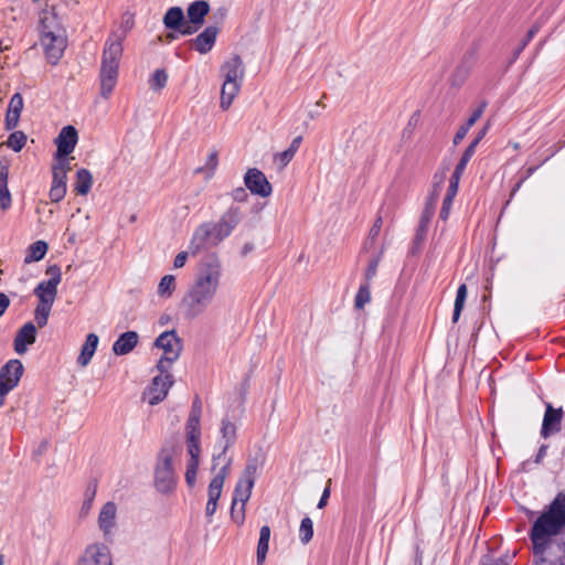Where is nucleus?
<instances>
[{
	"instance_id": "f257e3e1",
	"label": "nucleus",
	"mask_w": 565,
	"mask_h": 565,
	"mask_svg": "<svg viewBox=\"0 0 565 565\" xmlns=\"http://www.w3.org/2000/svg\"><path fill=\"white\" fill-rule=\"evenodd\" d=\"M221 277L222 265L217 258L210 257L202 262L193 284L182 299L188 318H198L212 305L221 285Z\"/></svg>"
},
{
	"instance_id": "f03ea898",
	"label": "nucleus",
	"mask_w": 565,
	"mask_h": 565,
	"mask_svg": "<svg viewBox=\"0 0 565 565\" xmlns=\"http://www.w3.org/2000/svg\"><path fill=\"white\" fill-rule=\"evenodd\" d=\"M565 529V494L558 493L547 509L534 521L530 539L535 554H542L551 539Z\"/></svg>"
},
{
	"instance_id": "7ed1b4c3",
	"label": "nucleus",
	"mask_w": 565,
	"mask_h": 565,
	"mask_svg": "<svg viewBox=\"0 0 565 565\" xmlns=\"http://www.w3.org/2000/svg\"><path fill=\"white\" fill-rule=\"evenodd\" d=\"M122 55V36L113 33L105 42L100 65V95L107 99L111 95L118 78L119 61Z\"/></svg>"
},
{
	"instance_id": "20e7f679",
	"label": "nucleus",
	"mask_w": 565,
	"mask_h": 565,
	"mask_svg": "<svg viewBox=\"0 0 565 565\" xmlns=\"http://www.w3.org/2000/svg\"><path fill=\"white\" fill-rule=\"evenodd\" d=\"M50 279L41 281L34 288V295L39 298V303L35 308L34 319L39 328L47 324V320L57 295V286L61 282L62 275L58 266H50L46 270Z\"/></svg>"
},
{
	"instance_id": "39448f33",
	"label": "nucleus",
	"mask_w": 565,
	"mask_h": 565,
	"mask_svg": "<svg viewBox=\"0 0 565 565\" xmlns=\"http://www.w3.org/2000/svg\"><path fill=\"white\" fill-rule=\"evenodd\" d=\"M156 347L163 351L157 369L160 373H167L170 365L175 362L182 351V342L174 330L162 332L154 342Z\"/></svg>"
},
{
	"instance_id": "423d86ee",
	"label": "nucleus",
	"mask_w": 565,
	"mask_h": 565,
	"mask_svg": "<svg viewBox=\"0 0 565 565\" xmlns=\"http://www.w3.org/2000/svg\"><path fill=\"white\" fill-rule=\"evenodd\" d=\"M224 239L221 234L218 235L215 223L205 222L194 231L189 249L192 255H196L201 250L217 246Z\"/></svg>"
},
{
	"instance_id": "0eeeda50",
	"label": "nucleus",
	"mask_w": 565,
	"mask_h": 565,
	"mask_svg": "<svg viewBox=\"0 0 565 565\" xmlns=\"http://www.w3.org/2000/svg\"><path fill=\"white\" fill-rule=\"evenodd\" d=\"M154 483L161 493H168L175 487V476L172 467V457L162 451L154 471Z\"/></svg>"
},
{
	"instance_id": "6e6552de",
	"label": "nucleus",
	"mask_w": 565,
	"mask_h": 565,
	"mask_svg": "<svg viewBox=\"0 0 565 565\" xmlns=\"http://www.w3.org/2000/svg\"><path fill=\"white\" fill-rule=\"evenodd\" d=\"M232 460L226 459L225 465H223L218 471L215 473L213 479L211 480L207 489L209 500L205 507V515L211 520L217 509V501L222 494L223 486L225 479L230 475Z\"/></svg>"
},
{
	"instance_id": "1a4fd4ad",
	"label": "nucleus",
	"mask_w": 565,
	"mask_h": 565,
	"mask_svg": "<svg viewBox=\"0 0 565 565\" xmlns=\"http://www.w3.org/2000/svg\"><path fill=\"white\" fill-rule=\"evenodd\" d=\"M257 471V465L255 461L247 462L242 477L239 478L233 493L232 502L234 505L243 504L246 505L248 502L252 490L255 483V476Z\"/></svg>"
},
{
	"instance_id": "9d476101",
	"label": "nucleus",
	"mask_w": 565,
	"mask_h": 565,
	"mask_svg": "<svg viewBox=\"0 0 565 565\" xmlns=\"http://www.w3.org/2000/svg\"><path fill=\"white\" fill-rule=\"evenodd\" d=\"M41 32V44L44 47L46 57L51 64H56L64 53L66 40L61 33L47 30L45 22H43Z\"/></svg>"
},
{
	"instance_id": "9b49d317",
	"label": "nucleus",
	"mask_w": 565,
	"mask_h": 565,
	"mask_svg": "<svg viewBox=\"0 0 565 565\" xmlns=\"http://www.w3.org/2000/svg\"><path fill=\"white\" fill-rule=\"evenodd\" d=\"M23 365L19 360H10L0 370V396L7 395L13 390L23 374Z\"/></svg>"
},
{
	"instance_id": "f8f14e48",
	"label": "nucleus",
	"mask_w": 565,
	"mask_h": 565,
	"mask_svg": "<svg viewBox=\"0 0 565 565\" xmlns=\"http://www.w3.org/2000/svg\"><path fill=\"white\" fill-rule=\"evenodd\" d=\"M77 565H114L108 546L103 543L88 545L79 557Z\"/></svg>"
},
{
	"instance_id": "ddd939ff",
	"label": "nucleus",
	"mask_w": 565,
	"mask_h": 565,
	"mask_svg": "<svg viewBox=\"0 0 565 565\" xmlns=\"http://www.w3.org/2000/svg\"><path fill=\"white\" fill-rule=\"evenodd\" d=\"M117 504L113 501L106 502L98 514L97 524L106 541H110L117 529Z\"/></svg>"
},
{
	"instance_id": "4468645a",
	"label": "nucleus",
	"mask_w": 565,
	"mask_h": 565,
	"mask_svg": "<svg viewBox=\"0 0 565 565\" xmlns=\"http://www.w3.org/2000/svg\"><path fill=\"white\" fill-rule=\"evenodd\" d=\"M173 385V376L169 373H161L153 377L150 386L148 387L146 394L149 397L150 405H157L162 402Z\"/></svg>"
},
{
	"instance_id": "2eb2a0df",
	"label": "nucleus",
	"mask_w": 565,
	"mask_h": 565,
	"mask_svg": "<svg viewBox=\"0 0 565 565\" xmlns=\"http://www.w3.org/2000/svg\"><path fill=\"white\" fill-rule=\"evenodd\" d=\"M246 188L256 195L267 198L271 194L273 188L266 175L258 169H248L244 177Z\"/></svg>"
},
{
	"instance_id": "dca6fc26",
	"label": "nucleus",
	"mask_w": 565,
	"mask_h": 565,
	"mask_svg": "<svg viewBox=\"0 0 565 565\" xmlns=\"http://www.w3.org/2000/svg\"><path fill=\"white\" fill-rule=\"evenodd\" d=\"M201 415L202 403L195 397L184 427L185 440L201 441Z\"/></svg>"
},
{
	"instance_id": "f3484780",
	"label": "nucleus",
	"mask_w": 565,
	"mask_h": 565,
	"mask_svg": "<svg viewBox=\"0 0 565 565\" xmlns=\"http://www.w3.org/2000/svg\"><path fill=\"white\" fill-rule=\"evenodd\" d=\"M563 418V409L554 408L552 404H546V409L543 417L541 436L544 438L558 433L561 430V424Z\"/></svg>"
},
{
	"instance_id": "a211bd4d",
	"label": "nucleus",
	"mask_w": 565,
	"mask_h": 565,
	"mask_svg": "<svg viewBox=\"0 0 565 565\" xmlns=\"http://www.w3.org/2000/svg\"><path fill=\"white\" fill-rule=\"evenodd\" d=\"M242 220L241 209L237 206L228 207L220 217L215 225L218 231V235L221 234L223 239L228 237L231 233L235 230V227L239 224Z\"/></svg>"
},
{
	"instance_id": "6ab92c4d",
	"label": "nucleus",
	"mask_w": 565,
	"mask_h": 565,
	"mask_svg": "<svg viewBox=\"0 0 565 565\" xmlns=\"http://www.w3.org/2000/svg\"><path fill=\"white\" fill-rule=\"evenodd\" d=\"M186 450L190 459L186 463L185 481L193 487L196 481V471L200 465L201 441L185 440Z\"/></svg>"
},
{
	"instance_id": "aec40b11",
	"label": "nucleus",
	"mask_w": 565,
	"mask_h": 565,
	"mask_svg": "<svg viewBox=\"0 0 565 565\" xmlns=\"http://www.w3.org/2000/svg\"><path fill=\"white\" fill-rule=\"evenodd\" d=\"M55 143L57 146L56 158L67 157L77 143V131L73 126H65L58 134Z\"/></svg>"
},
{
	"instance_id": "412c9836",
	"label": "nucleus",
	"mask_w": 565,
	"mask_h": 565,
	"mask_svg": "<svg viewBox=\"0 0 565 565\" xmlns=\"http://www.w3.org/2000/svg\"><path fill=\"white\" fill-rule=\"evenodd\" d=\"M221 435L222 440L224 443L223 450L220 455L213 457L214 466L217 461L222 460L223 465H225L226 459V451L230 447H232L236 440V426L228 419L224 418L221 423Z\"/></svg>"
},
{
	"instance_id": "4be33fe9",
	"label": "nucleus",
	"mask_w": 565,
	"mask_h": 565,
	"mask_svg": "<svg viewBox=\"0 0 565 565\" xmlns=\"http://www.w3.org/2000/svg\"><path fill=\"white\" fill-rule=\"evenodd\" d=\"M224 81L243 82L245 68L241 56L234 55L227 60L221 67Z\"/></svg>"
},
{
	"instance_id": "5701e85b",
	"label": "nucleus",
	"mask_w": 565,
	"mask_h": 565,
	"mask_svg": "<svg viewBox=\"0 0 565 565\" xmlns=\"http://www.w3.org/2000/svg\"><path fill=\"white\" fill-rule=\"evenodd\" d=\"M36 329L32 322L25 323L17 333L14 350L18 354H24L28 345L35 342Z\"/></svg>"
},
{
	"instance_id": "b1692460",
	"label": "nucleus",
	"mask_w": 565,
	"mask_h": 565,
	"mask_svg": "<svg viewBox=\"0 0 565 565\" xmlns=\"http://www.w3.org/2000/svg\"><path fill=\"white\" fill-rule=\"evenodd\" d=\"M218 29L216 26H207L195 39L192 40L193 47L201 54H206L215 44Z\"/></svg>"
},
{
	"instance_id": "393cba45",
	"label": "nucleus",
	"mask_w": 565,
	"mask_h": 565,
	"mask_svg": "<svg viewBox=\"0 0 565 565\" xmlns=\"http://www.w3.org/2000/svg\"><path fill=\"white\" fill-rule=\"evenodd\" d=\"M138 333L135 331H127L119 335L113 344V351L116 355H126L131 352L138 344Z\"/></svg>"
},
{
	"instance_id": "a878e982",
	"label": "nucleus",
	"mask_w": 565,
	"mask_h": 565,
	"mask_svg": "<svg viewBox=\"0 0 565 565\" xmlns=\"http://www.w3.org/2000/svg\"><path fill=\"white\" fill-rule=\"evenodd\" d=\"M241 82L224 81L221 89L220 107L227 110L241 90Z\"/></svg>"
},
{
	"instance_id": "bb28decb",
	"label": "nucleus",
	"mask_w": 565,
	"mask_h": 565,
	"mask_svg": "<svg viewBox=\"0 0 565 565\" xmlns=\"http://www.w3.org/2000/svg\"><path fill=\"white\" fill-rule=\"evenodd\" d=\"M210 11V6L204 0L192 2L188 8V18L192 24L202 25L205 15Z\"/></svg>"
},
{
	"instance_id": "cd10ccee",
	"label": "nucleus",
	"mask_w": 565,
	"mask_h": 565,
	"mask_svg": "<svg viewBox=\"0 0 565 565\" xmlns=\"http://www.w3.org/2000/svg\"><path fill=\"white\" fill-rule=\"evenodd\" d=\"M97 345H98L97 334H95V333L87 334L85 343L83 344L81 353L77 359V363L81 366H86L90 362V360L97 349Z\"/></svg>"
},
{
	"instance_id": "c85d7f7f",
	"label": "nucleus",
	"mask_w": 565,
	"mask_h": 565,
	"mask_svg": "<svg viewBox=\"0 0 565 565\" xmlns=\"http://www.w3.org/2000/svg\"><path fill=\"white\" fill-rule=\"evenodd\" d=\"M183 20V10L180 7H172L166 12L163 17V24L169 30H177L182 26Z\"/></svg>"
},
{
	"instance_id": "c756f323",
	"label": "nucleus",
	"mask_w": 565,
	"mask_h": 565,
	"mask_svg": "<svg viewBox=\"0 0 565 565\" xmlns=\"http://www.w3.org/2000/svg\"><path fill=\"white\" fill-rule=\"evenodd\" d=\"M269 539H270V527L268 525H264L259 532V540L257 544V564L262 565L265 562L268 547H269Z\"/></svg>"
},
{
	"instance_id": "7c9ffc66",
	"label": "nucleus",
	"mask_w": 565,
	"mask_h": 565,
	"mask_svg": "<svg viewBox=\"0 0 565 565\" xmlns=\"http://www.w3.org/2000/svg\"><path fill=\"white\" fill-rule=\"evenodd\" d=\"M93 185V175L87 169H79L76 173L75 190L81 195H86Z\"/></svg>"
},
{
	"instance_id": "2f4dec72",
	"label": "nucleus",
	"mask_w": 565,
	"mask_h": 565,
	"mask_svg": "<svg viewBox=\"0 0 565 565\" xmlns=\"http://www.w3.org/2000/svg\"><path fill=\"white\" fill-rule=\"evenodd\" d=\"M47 248L49 246L44 241H38L31 244L26 249L24 263L30 264L41 260L45 256Z\"/></svg>"
},
{
	"instance_id": "473e14b6",
	"label": "nucleus",
	"mask_w": 565,
	"mask_h": 565,
	"mask_svg": "<svg viewBox=\"0 0 565 565\" xmlns=\"http://www.w3.org/2000/svg\"><path fill=\"white\" fill-rule=\"evenodd\" d=\"M437 198H438V193H437V190L435 189L434 193L430 195V198L426 204V207L422 214L420 224H419L420 231H425L427 228V225L434 215Z\"/></svg>"
},
{
	"instance_id": "72a5a7b5",
	"label": "nucleus",
	"mask_w": 565,
	"mask_h": 565,
	"mask_svg": "<svg viewBox=\"0 0 565 565\" xmlns=\"http://www.w3.org/2000/svg\"><path fill=\"white\" fill-rule=\"evenodd\" d=\"M477 58V46H472L465 53L462 64L458 67L457 73H462V77H466L470 68L476 64Z\"/></svg>"
},
{
	"instance_id": "f704fd0d",
	"label": "nucleus",
	"mask_w": 565,
	"mask_h": 565,
	"mask_svg": "<svg viewBox=\"0 0 565 565\" xmlns=\"http://www.w3.org/2000/svg\"><path fill=\"white\" fill-rule=\"evenodd\" d=\"M467 298V286L465 284L460 285L457 289V295L455 299L454 313H452V322L456 323L459 320L461 311L465 307V301Z\"/></svg>"
},
{
	"instance_id": "c9c22d12",
	"label": "nucleus",
	"mask_w": 565,
	"mask_h": 565,
	"mask_svg": "<svg viewBox=\"0 0 565 565\" xmlns=\"http://www.w3.org/2000/svg\"><path fill=\"white\" fill-rule=\"evenodd\" d=\"M175 290V277L173 275H166L161 278L158 285V294L161 297L170 298Z\"/></svg>"
},
{
	"instance_id": "e433bc0d",
	"label": "nucleus",
	"mask_w": 565,
	"mask_h": 565,
	"mask_svg": "<svg viewBox=\"0 0 565 565\" xmlns=\"http://www.w3.org/2000/svg\"><path fill=\"white\" fill-rule=\"evenodd\" d=\"M218 164V152L217 150L213 149L203 167H200L195 170V173H202L206 172V178H212L214 174V171L216 170Z\"/></svg>"
},
{
	"instance_id": "4c0bfd02",
	"label": "nucleus",
	"mask_w": 565,
	"mask_h": 565,
	"mask_svg": "<svg viewBox=\"0 0 565 565\" xmlns=\"http://www.w3.org/2000/svg\"><path fill=\"white\" fill-rule=\"evenodd\" d=\"M313 536V523L309 516L301 520L299 527V537L302 544H308Z\"/></svg>"
},
{
	"instance_id": "58836bf2",
	"label": "nucleus",
	"mask_w": 565,
	"mask_h": 565,
	"mask_svg": "<svg viewBox=\"0 0 565 565\" xmlns=\"http://www.w3.org/2000/svg\"><path fill=\"white\" fill-rule=\"evenodd\" d=\"M26 142V136L23 131H14L12 132L8 140L7 146L11 148L13 151H20Z\"/></svg>"
},
{
	"instance_id": "ea45409f",
	"label": "nucleus",
	"mask_w": 565,
	"mask_h": 565,
	"mask_svg": "<svg viewBox=\"0 0 565 565\" xmlns=\"http://www.w3.org/2000/svg\"><path fill=\"white\" fill-rule=\"evenodd\" d=\"M371 300L370 284L363 282L355 296L354 305L358 309H362Z\"/></svg>"
},
{
	"instance_id": "a19ab883",
	"label": "nucleus",
	"mask_w": 565,
	"mask_h": 565,
	"mask_svg": "<svg viewBox=\"0 0 565 565\" xmlns=\"http://www.w3.org/2000/svg\"><path fill=\"white\" fill-rule=\"evenodd\" d=\"M168 82V74L164 70H156L149 81L150 87L154 90H161L166 87Z\"/></svg>"
},
{
	"instance_id": "79ce46f5",
	"label": "nucleus",
	"mask_w": 565,
	"mask_h": 565,
	"mask_svg": "<svg viewBox=\"0 0 565 565\" xmlns=\"http://www.w3.org/2000/svg\"><path fill=\"white\" fill-rule=\"evenodd\" d=\"M382 254H383V248L381 249V252L377 256L373 257L369 262L367 268L364 273V280H365L364 282L365 284H371V280L376 276L377 267L380 265Z\"/></svg>"
},
{
	"instance_id": "37998d69",
	"label": "nucleus",
	"mask_w": 565,
	"mask_h": 565,
	"mask_svg": "<svg viewBox=\"0 0 565 565\" xmlns=\"http://www.w3.org/2000/svg\"><path fill=\"white\" fill-rule=\"evenodd\" d=\"M476 152V142H471L467 149L465 150V152L462 153L459 162L457 163L455 170H458L460 172L463 173L468 162L470 161V159L472 158V156L475 154Z\"/></svg>"
},
{
	"instance_id": "c03bdc74",
	"label": "nucleus",
	"mask_w": 565,
	"mask_h": 565,
	"mask_svg": "<svg viewBox=\"0 0 565 565\" xmlns=\"http://www.w3.org/2000/svg\"><path fill=\"white\" fill-rule=\"evenodd\" d=\"M231 519L237 525H243L244 521H245V505L239 504V507H238V505H234V503L232 502Z\"/></svg>"
},
{
	"instance_id": "a18cd8bd",
	"label": "nucleus",
	"mask_w": 565,
	"mask_h": 565,
	"mask_svg": "<svg viewBox=\"0 0 565 565\" xmlns=\"http://www.w3.org/2000/svg\"><path fill=\"white\" fill-rule=\"evenodd\" d=\"M383 213L384 207H381L377 214L376 220L374 221V224L372 225L370 233H369V239L373 242L380 234L382 224H383Z\"/></svg>"
},
{
	"instance_id": "49530a36",
	"label": "nucleus",
	"mask_w": 565,
	"mask_h": 565,
	"mask_svg": "<svg viewBox=\"0 0 565 565\" xmlns=\"http://www.w3.org/2000/svg\"><path fill=\"white\" fill-rule=\"evenodd\" d=\"M66 194V186L60 184H52L50 190V199L53 202H60Z\"/></svg>"
},
{
	"instance_id": "de8ad7c7",
	"label": "nucleus",
	"mask_w": 565,
	"mask_h": 565,
	"mask_svg": "<svg viewBox=\"0 0 565 565\" xmlns=\"http://www.w3.org/2000/svg\"><path fill=\"white\" fill-rule=\"evenodd\" d=\"M8 109L11 111H14V113H19L21 115V111L23 109V98H22L21 94L15 93L11 97V99L9 102Z\"/></svg>"
},
{
	"instance_id": "09e8293b",
	"label": "nucleus",
	"mask_w": 565,
	"mask_h": 565,
	"mask_svg": "<svg viewBox=\"0 0 565 565\" xmlns=\"http://www.w3.org/2000/svg\"><path fill=\"white\" fill-rule=\"evenodd\" d=\"M20 114L11 110H7L4 126L7 130H12L18 126Z\"/></svg>"
},
{
	"instance_id": "8fccbe9b",
	"label": "nucleus",
	"mask_w": 565,
	"mask_h": 565,
	"mask_svg": "<svg viewBox=\"0 0 565 565\" xmlns=\"http://www.w3.org/2000/svg\"><path fill=\"white\" fill-rule=\"evenodd\" d=\"M486 106H487V104L483 102L477 109H475L472 111V114L470 115V117L468 118V120L466 121L465 126L470 129L477 122V120L480 119V117L482 116V114L484 111Z\"/></svg>"
},
{
	"instance_id": "3c124183",
	"label": "nucleus",
	"mask_w": 565,
	"mask_h": 565,
	"mask_svg": "<svg viewBox=\"0 0 565 565\" xmlns=\"http://www.w3.org/2000/svg\"><path fill=\"white\" fill-rule=\"evenodd\" d=\"M11 205V194L8 186H0V209L8 210Z\"/></svg>"
},
{
	"instance_id": "603ef678",
	"label": "nucleus",
	"mask_w": 565,
	"mask_h": 565,
	"mask_svg": "<svg viewBox=\"0 0 565 565\" xmlns=\"http://www.w3.org/2000/svg\"><path fill=\"white\" fill-rule=\"evenodd\" d=\"M295 156L288 149L275 154V161L279 162L280 168H285Z\"/></svg>"
},
{
	"instance_id": "864d4df0",
	"label": "nucleus",
	"mask_w": 565,
	"mask_h": 565,
	"mask_svg": "<svg viewBox=\"0 0 565 565\" xmlns=\"http://www.w3.org/2000/svg\"><path fill=\"white\" fill-rule=\"evenodd\" d=\"M52 184H60L66 186V173H64L62 168H53Z\"/></svg>"
},
{
	"instance_id": "5fc2aeb1",
	"label": "nucleus",
	"mask_w": 565,
	"mask_h": 565,
	"mask_svg": "<svg viewBox=\"0 0 565 565\" xmlns=\"http://www.w3.org/2000/svg\"><path fill=\"white\" fill-rule=\"evenodd\" d=\"M199 28H200V25L192 24L190 22V20L188 22L185 20H183L182 26H180V29H177V30L183 35H191V34L195 33L199 30Z\"/></svg>"
},
{
	"instance_id": "6e6d98bb",
	"label": "nucleus",
	"mask_w": 565,
	"mask_h": 565,
	"mask_svg": "<svg viewBox=\"0 0 565 565\" xmlns=\"http://www.w3.org/2000/svg\"><path fill=\"white\" fill-rule=\"evenodd\" d=\"M94 497H95V490L92 491V493H87L86 494V498L83 502V505H82V509H81V514L82 515H87L89 510L92 509L93 507V501H94Z\"/></svg>"
},
{
	"instance_id": "4d7b16f0",
	"label": "nucleus",
	"mask_w": 565,
	"mask_h": 565,
	"mask_svg": "<svg viewBox=\"0 0 565 565\" xmlns=\"http://www.w3.org/2000/svg\"><path fill=\"white\" fill-rule=\"evenodd\" d=\"M330 484H331V479H329L327 482V487L324 488L322 495L318 502V505H317L318 509H323L327 505L329 497H330Z\"/></svg>"
},
{
	"instance_id": "13d9d810",
	"label": "nucleus",
	"mask_w": 565,
	"mask_h": 565,
	"mask_svg": "<svg viewBox=\"0 0 565 565\" xmlns=\"http://www.w3.org/2000/svg\"><path fill=\"white\" fill-rule=\"evenodd\" d=\"M188 256H189L188 252H180L174 258L173 267L177 269L182 268L186 263Z\"/></svg>"
},
{
	"instance_id": "bf43d9fd",
	"label": "nucleus",
	"mask_w": 565,
	"mask_h": 565,
	"mask_svg": "<svg viewBox=\"0 0 565 565\" xmlns=\"http://www.w3.org/2000/svg\"><path fill=\"white\" fill-rule=\"evenodd\" d=\"M461 175H462V172L455 170L451 174L448 188L458 191L459 181H460Z\"/></svg>"
},
{
	"instance_id": "052dcab7",
	"label": "nucleus",
	"mask_w": 565,
	"mask_h": 565,
	"mask_svg": "<svg viewBox=\"0 0 565 565\" xmlns=\"http://www.w3.org/2000/svg\"><path fill=\"white\" fill-rule=\"evenodd\" d=\"M247 196L248 195L244 188H237L232 192V198L237 202H245Z\"/></svg>"
},
{
	"instance_id": "680f3d73",
	"label": "nucleus",
	"mask_w": 565,
	"mask_h": 565,
	"mask_svg": "<svg viewBox=\"0 0 565 565\" xmlns=\"http://www.w3.org/2000/svg\"><path fill=\"white\" fill-rule=\"evenodd\" d=\"M451 205H452V202L451 201H446L444 200L443 201V206H441V210H440V218L446 221L450 214V210H451Z\"/></svg>"
},
{
	"instance_id": "e2e57ef3",
	"label": "nucleus",
	"mask_w": 565,
	"mask_h": 565,
	"mask_svg": "<svg viewBox=\"0 0 565 565\" xmlns=\"http://www.w3.org/2000/svg\"><path fill=\"white\" fill-rule=\"evenodd\" d=\"M468 131H469V128L466 127L465 125L459 127V129L457 130V132L454 137V145H458L466 137Z\"/></svg>"
},
{
	"instance_id": "0e129e2a",
	"label": "nucleus",
	"mask_w": 565,
	"mask_h": 565,
	"mask_svg": "<svg viewBox=\"0 0 565 565\" xmlns=\"http://www.w3.org/2000/svg\"><path fill=\"white\" fill-rule=\"evenodd\" d=\"M539 31V25L537 24H534L527 32L525 39L523 40L522 42V45L520 47V50L524 49L527 43L534 38V35L537 33Z\"/></svg>"
},
{
	"instance_id": "69168bd1",
	"label": "nucleus",
	"mask_w": 565,
	"mask_h": 565,
	"mask_svg": "<svg viewBox=\"0 0 565 565\" xmlns=\"http://www.w3.org/2000/svg\"><path fill=\"white\" fill-rule=\"evenodd\" d=\"M10 305V300L7 295L0 294V317L4 313Z\"/></svg>"
},
{
	"instance_id": "338daca9",
	"label": "nucleus",
	"mask_w": 565,
	"mask_h": 565,
	"mask_svg": "<svg viewBox=\"0 0 565 565\" xmlns=\"http://www.w3.org/2000/svg\"><path fill=\"white\" fill-rule=\"evenodd\" d=\"M56 159H57V163L53 168H62L64 173H66L67 170L70 169V163H68V160L66 159V157L56 158Z\"/></svg>"
},
{
	"instance_id": "774afa93",
	"label": "nucleus",
	"mask_w": 565,
	"mask_h": 565,
	"mask_svg": "<svg viewBox=\"0 0 565 565\" xmlns=\"http://www.w3.org/2000/svg\"><path fill=\"white\" fill-rule=\"evenodd\" d=\"M301 141H302V138H301L300 136H299V137H296V138L291 141V143H290V146H289L288 150H289V151H291V153H292L294 156H295V154H296V152L298 151V149H299V147H300Z\"/></svg>"
}]
</instances>
